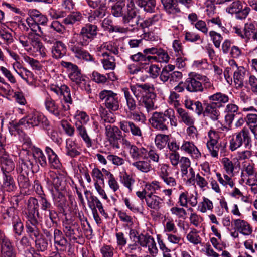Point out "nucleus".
Segmentation results:
<instances>
[{"label":"nucleus","instance_id":"bf43d9fd","mask_svg":"<svg viewBox=\"0 0 257 257\" xmlns=\"http://www.w3.org/2000/svg\"><path fill=\"white\" fill-rule=\"evenodd\" d=\"M213 208L212 202L209 199L203 197V201L199 204L198 210L202 213H205L207 210H212Z\"/></svg>","mask_w":257,"mask_h":257},{"label":"nucleus","instance_id":"603ef678","mask_svg":"<svg viewBox=\"0 0 257 257\" xmlns=\"http://www.w3.org/2000/svg\"><path fill=\"white\" fill-rule=\"evenodd\" d=\"M3 183L2 187L4 189L8 192L13 191L15 188L14 181L9 174H3Z\"/></svg>","mask_w":257,"mask_h":257},{"label":"nucleus","instance_id":"b1692460","mask_svg":"<svg viewBox=\"0 0 257 257\" xmlns=\"http://www.w3.org/2000/svg\"><path fill=\"white\" fill-rule=\"evenodd\" d=\"M233 223L235 229L244 235H249L252 232V228L249 223L240 219H234Z\"/></svg>","mask_w":257,"mask_h":257},{"label":"nucleus","instance_id":"cd10ccee","mask_svg":"<svg viewBox=\"0 0 257 257\" xmlns=\"http://www.w3.org/2000/svg\"><path fill=\"white\" fill-rule=\"evenodd\" d=\"M47 155L48 162L51 168L55 169H60L62 164L59 160V157L56 153L50 147L47 146L45 149Z\"/></svg>","mask_w":257,"mask_h":257},{"label":"nucleus","instance_id":"c9c22d12","mask_svg":"<svg viewBox=\"0 0 257 257\" xmlns=\"http://www.w3.org/2000/svg\"><path fill=\"white\" fill-rule=\"evenodd\" d=\"M62 190L50 191L51 192L53 201L55 206L63 209L66 205V198L61 192Z\"/></svg>","mask_w":257,"mask_h":257},{"label":"nucleus","instance_id":"9d476101","mask_svg":"<svg viewBox=\"0 0 257 257\" xmlns=\"http://www.w3.org/2000/svg\"><path fill=\"white\" fill-rule=\"evenodd\" d=\"M99 97L110 111H115L119 109V100L117 93L111 90H103L99 93Z\"/></svg>","mask_w":257,"mask_h":257},{"label":"nucleus","instance_id":"e433bc0d","mask_svg":"<svg viewBox=\"0 0 257 257\" xmlns=\"http://www.w3.org/2000/svg\"><path fill=\"white\" fill-rule=\"evenodd\" d=\"M101 56L103 59L101 60L103 67L105 70H114L116 67L115 59L107 52H102Z\"/></svg>","mask_w":257,"mask_h":257},{"label":"nucleus","instance_id":"ea45409f","mask_svg":"<svg viewBox=\"0 0 257 257\" xmlns=\"http://www.w3.org/2000/svg\"><path fill=\"white\" fill-rule=\"evenodd\" d=\"M52 57L59 59L64 56L66 53V46L61 41H59L53 44L51 48Z\"/></svg>","mask_w":257,"mask_h":257},{"label":"nucleus","instance_id":"4c0bfd02","mask_svg":"<svg viewBox=\"0 0 257 257\" xmlns=\"http://www.w3.org/2000/svg\"><path fill=\"white\" fill-rule=\"evenodd\" d=\"M1 169L3 174H9L15 168V164L13 160L7 154L3 155L1 157Z\"/></svg>","mask_w":257,"mask_h":257},{"label":"nucleus","instance_id":"c03bdc74","mask_svg":"<svg viewBox=\"0 0 257 257\" xmlns=\"http://www.w3.org/2000/svg\"><path fill=\"white\" fill-rule=\"evenodd\" d=\"M131 157L134 160H139L141 158L146 157L147 155V150L143 147L138 148L134 145L129 150Z\"/></svg>","mask_w":257,"mask_h":257},{"label":"nucleus","instance_id":"dca6fc26","mask_svg":"<svg viewBox=\"0 0 257 257\" xmlns=\"http://www.w3.org/2000/svg\"><path fill=\"white\" fill-rule=\"evenodd\" d=\"M130 89L136 98L139 100L146 94L153 92L154 87L153 85L149 83L136 84L135 85H131Z\"/></svg>","mask_w":257,"mask_h":257},{"label":"nucleus","instance_id":"f704fd0d","mask_svg":"<svg viewBox=\"0 0 257 257\" xmlns=\"http://www.w3.org/2000/svg\"><path fill=\"white\" fill-rule=\"evenodd\" d=\"M176 111L180 122H182L187 125L194 124V118L190 113L187 112L186 110L180 107L179 108H177Z\"/></svg>","mask_w":257,"mask_h":257},{"label":"nucleus","instance_id":"de8ad7c7","mask_svg":"<svg viewBox=\"0 0 257 257\" xmlns=\"http://www.w3.org/2000/svg\"><path fill=\"white\" fill-rule=\"evenodd\" d=\"M102 171L105 176L107 177L109 188L114 192L117 191L119 189V185L114 175L105 168L102 169Z\"/></svg>","mask_w":257,"mask_h":257},{"label":"nucleus","instance_id":"7ed1b4c3","mask_svg":"<svg viewBox=\"0 0 257 257\" xmlns=\"http://www.w3.org/2000/svg\"><path fill=\"white\" fill-rule=\"evenodd\" d=\"M22 168L25 172H36L39 170V163L42 167H45L47 165L46 157L43 151L38 148H34L33 151V156L26 158L25 159H21Z\"/></svg>","mask_w":257,"mask_h":257},{"label":"nucleus","instance_id":"49530a36","mask_svg":"<svg viewBox=\"0 0 257 257\" xmlns=\"http://www.w3.org/2000/svg\"><path fill=\"white\" fill-rule=\"evenodd\" d=\"M82 18V14L80 12H73L63 20V23L66 25H73L76 22H80Z\"/></svg>","mask_w":257,"mask_h":257},{"label":"nucleus","instance_id":"338daca9","mask_svg":"<svg viewBox=\"0 0 257 257\" xmlns=\"http://www.w3.org/2000/svg\"><path fill=\"white\" fill-rule=\"evenodd\" d=\"M91 82L86 77L79 81L76 84L82 91H86L87 93L91 92Z\"/></svg>","mask_w":257,"mask_h":257},{"label":"nucleus","instance_id":"a211bd4d","mask_svg":"<svg viewBox=\"0 0 257 257\" xmlns=\"http://www.w3.org/2000/svg\"><path fill=\"white\" fill-rule=\"evenodd\" d=\"M119 126L124 133H131L133 136L142 137L141 128L133 121L123 120L119 122Z\"/></svg>","mask_w":257,"mask_h":257},{"label":"nucleus","instance_id":"bb28decb","mask_svg":"<svg viewBox=\"0 0 257 257\" xmlns=\"http://www.w3.org/2000/svg\"><path fill=\"white\" fill-rule=\"evenodd\" d=\"M208 100L210 103L220 108L223 107L229 101V98L226 94L219 92L209 96Z\"/></svg>","mask_w":257,"mask_h":257},{"label":"nucleus","instance_id":"774afa93","mask_svg":"<svg viewBox=\"0 0 257 257\" xmlns=\"http://www.w3.org/2000/svg\"><path fill=\"white\" fill-rule=\"evenodd\" d=\"M91 174L94 183H96V182L99 183L100 181L104 184V175H105L103 173L102 170H100L98 168L95 167L92 169Z\"/></svg>","mask_w":257,"mask_h":257},{"label":"nucleus","instance_id":"2eb2a0df","mask_svg":"<svg viewBox=\"0 0 257 257\" xmlns=\"http://www.w3.org/2000/svg\"><path fill=\"white\" fill-rule=\"evenodd\" d=\"M200 80H201V75L199 74L188 77L184 82L186 89L190 92H203L204 88Z\"/></svg>","mask_w":257,"mask_h":257},{"label":"nucleus","instance_id":"72a5a7b5","mask_svg":"<svg viewBox=\"0 0 257 257\" xmlns=\"http://www.w3.org/2000/svg\"><path fill=\"white\" fill-rule=\"evenodd\" d=\"M28 15L33 21L38 24L45 26L47 24L48 19L46 16L41 14L36 9H30L28 11Z\"/></svg>","mask_w":257,"mask_h":257},{"label":"nucleus","instance_id":"2f4dec72","mask_svg":"<svg viewBox=\"0 0 257 257\" xmlns=\"http://www.w3.org/2000/svg\"><path fill=\"white\" fill-rule=\"evenodd\" d=\"M76 131L84 142L85 143L87 148H94L93 140L88 135L87 130L83 125L76 124Z\"/></svg>","mask_w":257,"mask_h":257},{"label":"nucleus","instance_id":"393cba45","mask_svg":"<svg viewBox=\"0 0 257 257\" xmlns=\"http://www.w3.org/2000/svg\"><path fill=\"white\" fill-rule=\"evenodd\" d=\"M156 95L153 92L146 94L143 98L139 99L140 105L144 107L148 113H149L156 109L155 106L154 99Z\"/></svg>","mask_w":257,"mask_h":257},{"label":"nucleus","instance_id":"0eeeda50","mask_svg":"<svg viewBox=\"0 0 257 257\" xmlns=\"http://www.w3.org/2000/svg\"><path fill=\"white\" fill-rule=\"evenodd\" d=\"M222 163L227 174H224L222 177L220 173L217 172L216 173L217 180L222 186L225 187L229 186L232 188L234 186V183L231 176L234 175V166L232 162L227 158H223Z\"/></svg>","mask_w":257,"mask_h":257},{"label":"nucleus","instance_id":"37998d69","mask_svg":"<svg viewBox=\"0 0 257 257\" xmlns=\"http://www.w3.org/2000/svg\"><path fill=\"white\" fill-rule=\"evenodd\" d=\"M242 174L248 176L246 182L253 183L254 181H257L256 173L253 165L247 163L244 164Z\"/></svg>","mask_w":257,"mask_h":257},{"label":"nucleus","instance_id":"052dcab7","mask_svg":"<svg viewBox=\"0 0 257 257\" xmlns=\"http://www.w3.org/2000/svg\"><path fill=\"white\" fill-rule=\"evenodd\" d=\"M120 180L130 191L132 190V185L134 184L135 180L131 176L124 172L120 175Z\"/></svg>","mask_w":257,"mask_h":257},{"label":"nucleus","instance_id":"5701e85b","mask_svg":"<svg viewBox=\"0 0 257 257\" xmlns=\"http://www.w3.org/2000/svg\"><path fill=\"white\" fill-rule=\"evenodd\" d=\"M87 4L93 9H97L95 14L98 16H105L107 10V0H86Z\"/></svg>","mask_w":257,"mask_h":257},{"label":"nucleus","instance_id":"c85d7f7f","mask_svg":"<svg viewBox=\"0 0 257 257\" xmlns=\"http://www.w3.org/2000/svg\"><path fill=\"white\" fill-rule=\"evenodd\" d=\"M146 202L148 208L155 211H158L161 207L162 199L156 195L148 193Z\"/></svg>","mask_w":257,"mask_h":257},{"label":"nucleus","instance_id":"1a4fd4ad","mask_svg":"<svg viewBox=\"0 0 257 257\" xmlns=\"http://www.w3.org/2000/svg\"><path fill=\"white\" fill-rule=\"evenodd\" d=\"M46 186L49 191L64 190L66 177L64 174L50 171L45 178Z\"/></svg>","mask_w":257,"mask_h":257},{"label":"nucleus","instance_id":"69168bd1","mask_svg":"<svg viewBox=\"0 0 257 257\" xmlns=\"http://www.w3.org/2000/svg\"><path fill=\"white\" fill-rule=\"evenodd\" d=\"M238 110V107L236 105L232 103L227 104L225 108L224 111L225 112L230 113L231 114H227L226 116V118L228 119L230 122H232L235 116L234 114L233 113L237 112Z\"/></svg>","mask_w":257,"mask_h":257},{"label":"nucleus","instance_id":"c756f323","mask_svg":"<svg viewBox=\"0 0 257 257\" xmlns=\"http://www.w3.org/2000/svg\"><path fill=\"white\" fill-rule=\"evenodd\" d=\"M65 149L66 155L71 158L76 157L81 154L77 144L71 139L66 140Z\"/></svg>","mask_w":257,"mask_h":257},{"label":"nucleus","instance_id":"7c9ffc66","mask_svg":"<svg viewBox=\"0 0 257 257\" xmlns=\"http://www.w3.org/2000/svg\"><path fill=\"white\" fill-rule=\"evenodd\" d=\"M39 33L35 34H29L28 38L30 43L31 45L35 48L37 51H39L42 56L45 55V49L39 39L40 36L38 35Z\"/></svg>","mask_w":257,"mask_h":257},{"label":"nucleus","instance_id":"e2e57ef3","mask_svg":"<svg viewBox=\"0 0 257 257\" xmlns=\"http://www.w3.org/2000/svg\"><path fill=\"white\" fill-rule=\"evenodd\" d=\"M126 116L128 118L133 119L138 122H144L146 120V117L144 114L136 110L128 111L126 112Z\"/></svg>","mask_w":257,"mask_h":257},{"label":"nucleus","instance_id":"a19ab883","mask_svg":"<svg viewBox=\"0 0 257 257\" xmlns=\"http://www.w3.org/2000/svg\"><path fill=\"white\" fill-rule=\"evenodd\" d=\"M19 166L18 171H20V175L18 177V182L21 188H28L30 186L29 180L27 176L29 172H25L22 168V162L19 161Z\"/></svg>","mask_w":257,"mask_h":257},{"label":"nucleus","instance_id":"f03ea898","mask_svg":"<svg viewBox=\"0 0 257 257\" xmlns=\"http://www.w3.org/2000/svg\"><path fill=\"white\" fill-rule=\"evenodd\" d=\"M168 120H169L171 126H177V120L175 115V111L171 108L167 109L164 112H154L149 119V122L153 128L158 131H165L168 130Z\"/></svg>","mask_w":257,"mask_h":257},{"label":"nucleus","instance_id":"8fccbe9b","mask_svg":"<svg viewBox=\"0 0 257 257\" xmlns=\"http://www.w3.org/2000/svg\"><path fill=\"white\" fill-rule=\"evenodd\" d=\"M2 253L3 257H16L11 243L8 240H4L2 241Z\"/></svg>","mask_w":257,"mask_h":257},{"label":"nucleus","instance_id":"f8f14e48","mask_svg":"<svg viewBox=\"0 0 257 257\" xmlns=\"http://www.w3.org/2000/svg\"><path fill=\"white\" fill-rule=\"evenodd\" d=\"M105 135L110 145L113 149H119V143L122 137L121 129L114 125H107L105 126Z\"/></svg>","mask_w":257,"mask_h":257},{"label":"nucleus","instance_id":"473e14b6","mask_svg":"<svg viewBox=\"0 0 257 257\" xmlns=\"http://www.w3.org/2000/svg\"><path fill=\"white\" fill-rule=\"evenodd\" d=\"M161 2L167 13L175 15L181 12L178 0H161Z\"/></svg>","mask_w":257,"mask_h":257},{"label":"nucleus","instance_id":"4468645a","mask_svg":"<svg viewBox=\"0 0 257 257\" xmlns=\"http://www.w3.org/2000/svg\"><path fill=\"white\" fill-rule=\"evenodd\" d=\"M229 65L233 69V80L236 88H241L243 85L244 80L245 78L246 70L243 66H238L234 60L229 62Z\"/></svg>","mask_w":257,"mask_h":257},{"label":"nucleus","instance_id":"680f3d73","mask_svg":"<svg viewBox=\"0 0 257 257\" xmlns=\"http://www.w3.org/2000/svg\"><path fill=\"white\" fill-rule=\"evenodd\" d=\"M155 18V17L152 18H150L149 19H147L143 22L139 23V20H137L136 21V25L137 26V27H134L132 31L133 32L137 31L138 30L139 28L144 29L145 28H148L150 26H152L154 23V19Z\"/></svg>","mask_w":257,"mask_h":257},{"label":"nucleus","instance_id":"6e6552de","mask_svg":"<svg viewBox=\"0 0 257 257\" xmlns=\"http://www.w3.org/2000/svg\"><path fill=\"white\" fill-rule=\"evenodd\" d=\"M3 218L9 224H12L15 237L20 236L24 230L23 224L18 216V211L14 207L8 208L3 214Z\"/></svg>","mask_w":257,"mask_h":257},{"label":"nucleus","instance_id":"58836bf2","mask_svg":"<svg viewBox=\"0 0 257 257\" xmlns=\"http://www.w3.org/2000/svg\"><path fill=\"white\" fill-rule=\"evenodd\" d=\"M138 13V10L135 7L134 3L131 1L127 5V11L123 16L122 21L123 23H130L133 19L137 17Z\"/></svg>","mask_w":257,"mask_h":257},{"label":"nucleus","instance_id":"6ab92c4d","mask_svg":"<svg viewBox=\"0 0 257 257\" xmlns=\"http://www.w3.org/2000/svg\"><path fill=\"white\" fill-rule=\"evenodd\" d=\"M198 194H189L186 191L182 192L179 196L178 203L181 207H187L189 204L191 207H196L198 203Z\"/></svg>","mask_w":257,"mask_h":257},{"label":"nucleus","instance_id":"f3484780","mask_svg":"<svg viewBox=\"0 0 257 257\" xmlns=\"http://www.w3.org/2000/svg\"><path fill=\"white\" fill-rule=\"evenodd\" d=\"M61 64L63 67L67 69L70 79L72 81L75 82V84L85 77L81 74V70L76 64L64 61L61 62Z\"/></svg>","mask_w":257,"mask_h":257},{"label":"nucleus","instance_id":"0e129e2a","mask_svg":"<svg viewBox=\"0 0 257 257\" xmlns=\"http://www.w3.org/2000/svg\"><path fill=\"white\" fill-rule=\"evenodd\" d=\"M180 95L174 91H170V94L168 98L169 103L172 105L176 109L179 108L180 103L179 101Z\"/></svg>","mask_w":257,"mask_h":257},{"label":"nucleus","instance_id":"412c9836","mask_svg":"<svg viewBox=\"0 0 257 257\" xmlns=\"http://www.w3.org/2000/svg\"><path fill=\"white\" fill-rule=\"evenodd\" d=\"M254 30V26L253 24L247 23L243 28L238 26H234L232 28V32L236 34L237 36L242 39H249Z\"/></svg>","mask_w":257,"mask_h":257},{"label":"nucleus","instance_id":"79ce46f5","mask_svg":"<svg viewBox=\"0 0 257 257\" xmlns=\"http://www.w3.org/2000/svg\"><path fill=\"white\" fill-rule=\"evenodd\" d=\"M122 91L124 93L126 101V108L125 109V112L130 110H136L137 107L136 101L133 96L131 94L128 89L127 88H123L122 89Z\"/></svg>","mask_w":257,"mask_h":257},{"label":"nucleus","instance_id":"4d7b16f0","mask_svg":"<svg viewBox=\"0 0 257 257\" xmlns=\"http://www.w3.org/2000/svg\"><path fill=\"white\" fill-rule=\"evenodd\" d=\"M101 50H107L114 55H118L119 53L118 46L117 43L113 41H108L103 43L100 47Z\"/></svg>","mask_w":257,"mask_h":257},{"label":"nucleus","instance_id":"5fc2aeb1","mask_svg":"<svg viewBox=\"0 0 257 257\" xmlns=\"http://www.w3.org/2000/svg\"><path fill=\"white\" fill-rule=\"evenodd\" d=\"M169 140V136L159 134L156 135L155 143L158 149L162 150L165 147Z\"/></svg>","mask_w":257,"mask_h":257},{"label":"nucleus","instance_id":"13d9d810","mask_svg":"<svg viewBox=\"0 0 257 257\" xmlns=\"http://www.w3.org/2000/svg\"><path fill=\"white\" fill-rule=\"evenodd\" d=\"M118 216L120 220L125 223L126 226L127 228H133L134 226V219L132 216L122 211L118 212Z\"/></svg>","mask_w":257,"mask_h":257},{"label":"nucleus","instance_id":"423d86ee","mask_svg":"<svg viewBox=\"0 0 257 257\" xmlns=\"http://www.w3.org/2000/svg\"><path fill=\"white\" fill-rule=\"evenodd\" d=\"M229 148L232 151L236 150L244 144L247 149L252 147V138L248 129L243 127L240 131L235 133L229 143Z\"/></svg>","mask_w":257,"mask_h":257},{"label":"nucleus","instance_id":"aec40b11","mask_svg":"<svg viewBox=\"0 0 257 257\" xmlns=\"http://www.w3.org/2000/svg\"><path fill=\"white\" fill-rule=\"evenodd\" d=\"M180 150L193 159L198 160L201 157V152L193 142L184 140L180 146Z\"/></svg>","mask_w":257,"mask_h":257},{"label":"nucleus","instance_id":"09e8293b","mask_svg":"<svg viewBox=\"0 0 257 257\" xmlns=\"http://www.w3.org/2000/svg\"><path fill=\"white\" fill-rule=\"evenodd\" d=\"M132 165L138 170L143 172L148 173L152 168L150 161L136 160L132 163Z\"/></svg>","mask_w":257,"mask_h":257},{"label":"nucleus","instance_id":"9b49d317","mask_svg":"<svg viewBox=\"0 0 257 257\" xmlns=\"http://www.w3.org/2000/svg\"><path fill=\"white\" fill-rule=\"evenodd\" d=\"M232 3L226 8V11L228 13L236 14V17L238 19H245L250 12V8L245 6L243 8V4L240 0H232Z\"/></svg>","mask_w":257,"mask_h":257},{"label":"nucleus","instance_id":"39448f33","mask_svg":"<svg viewBox=\"0 0 257 257\" xmlns=\"http://www.w3.org/2000/svg\"><path fill=\"white\" fill-rule=\"evenodd\" d=\"M19 124L26 127H33L40 126L47 130L49 126L50 122L47 118L42 113L33 110L26 117L19 121Z\"/></svg>","mask_w":257,"mask_h":257},{"label":"nucleus","instance_id":"a18cd8bd","mask_svg":"<svg viewBox=\"0 0 257 257\" xmlns=\"http://www.w3.org/2000/svg\"><path fill=\"white\" fill-rule=\"evenodd\" d=\"M187 240L194 245L200 244L202 242V238L199 235V231L195 228H191L186 234Z\"/></svg>","mask_w":257,"mask_h":257},{"label":"nucleus","instance_id":"ddd939ff","mask_svg":"<svg viewBox=\"0 0 257 257\" xmlns=\"http://www.w3.org/2000/svg\"><path fill=\"white\" fill-rule=\"evenodd\" d=\"M68 47L76 58L86 62H94L93 57L79 45L78 42H74L73 41L70 40Z\"/></svg>","mask_w":257,"mask_h":257},{"label":"nucleus","instance_id":"f257e3e1","mask_svg":"<svg viewBox=\"0 0 257 257\" xmlns=\"http://www.w3.org/2000/svg\"><path fill=\"white\" fill-rule=\"evenodd\" d=\"M50 90L57 96H63V100L60 103L53 100L49 95L46 97L44 105L46 109L51 114L60 118L65 115V112L70 109V104L72 103L70 89L66 85L51 84Z\"/></svg>","mask_w":257,"mask_h":257},{"label":"nucleus","instance_id":"6e6d98bb","mask_svg":"<svg viewBox=\"0 0 257 257\" xmlns=\"http://www.w3.org/2000/svg\"><path fill=\"white\" fill-rule=\"evenodd\" d=\"M62 225L63 231L65 235L70 239H76V238L74 236L75 231L73 228L74 224L67 220L63 222Z\"/></svg>","mask_w":257,"mask_h":257},{"label":"nucleus","instance_id":"3c124183","mask_svg":"<svg viewBox=\"0 0 257 257\" xmlns=\"http://www.w3.org/2000/svg\"><path fill=\"white\" fill-rule=\"evenodd\" d=\"M125 5V0H118L111 7V14L116 17L123 16V9Z\"/></svg>","mask_w":257,"mask_h":257},{"label":"nucleus","instance_id":"4be33fe9","mask_svg":"<svg viewBox=\"0 0 257 257\" xmlns=\"http://www.w3.org/2000/svg\"><path fill=\"white\" fill-rule=\"evenodd\" d=\"M204 110L203 115L204 117L210 118L212 121H217L220 116L219 107L213 103H205L204 104Z\"/></svg>","mask_w":257,"mask_h":257},{"label":"nucleus","instance_id":"20e7f679","mask_svg":"<svg viewBox=\"0 0 257 257\" xmlns=\"http://www.w3.org/2000/svg\"><path fill=\"white\" fill-rule=\"evenodd\" d=\"M98 31L97 25L87 23L81 28L79 33H75L70 40L78 42L81 46H86L96 37Z\"/></svg>","mask_w":257,"mask_h":257},{"label":"nucleus","instance_id":"a878e982","mask_svg":"<svg viewBox=\"0 0 257 257\" xmlns=\"http://www.w3.org/2000/svg\"><path fill=\"white\" fill-rule=\"evenodd\" d=\"M55 246L57 250L64 251L66 249L68 241L64 236L62 232L58 229L54 231Z\"/></svg>","mask_w":257,"mask_h":257},{"label":"nucleus","instance_id":"864d4df0","mask_svg":"<svg viewBox=\"0 0 257 257\" xmlns=\"http://www.w3.org/2000/svg\"><path fill=\"white\" fill-rule=\"evenodd\" d=\"M39 187H40V193L39 196V202L40 204L41 209L43 211H47L52 208V205L43 194L41 186H39L38 185L37 189H39Z\"/></svg>","mask_w":257,"mask_h":257}]
</instances>
